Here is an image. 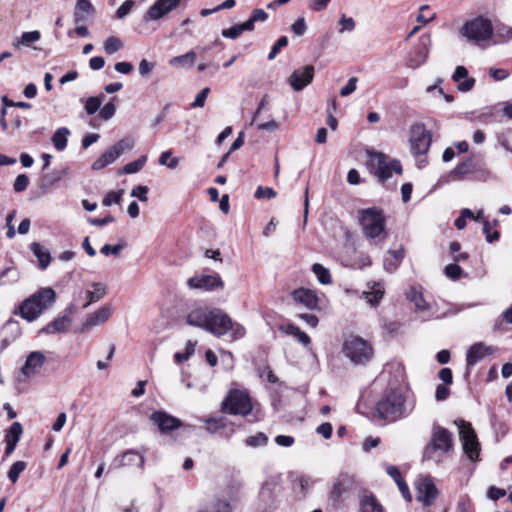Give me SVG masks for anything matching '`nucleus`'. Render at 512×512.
I'll use <instances>...</instances> for the list:
<instances>
[{"label": "nucleus", "instance_id": "10", "mask_svg": "<svg viewBox=\"0 0 512 512\" xmlns=\"http://www.w3.org/2000/svg\"><path fill=\"white\" fill-rule=\"evenodd\" d=\"M355 479L352 475L341 473L335 479L329 492L328 503L337 507L355 489Z\"/></svg>", "mask_w": 512, "mask_h": 512}, {"label": "nucleus", "instance_id": "5", "mask_svg": "<svg viewBox=\"0 0 512 512\" xmlns=\"http://www.w3.org/2000/svg\"><path fill=\"white\" fill-rule=\"evenodd\" d=\"M366 155L368 168L380 181L392 177L393 172L402 173V166L398 160L390 159L387 155L373 150H367Z\"/></svg>", "mask_w": 512, "mask_h": 512}, {"label": "nucleus", "instance_id": "31", "mask_svg": "<svg viewBox=\"0 0 512 512\" xmlns=\"http://www.w3.org/2000/svg\"><path fill=\"white\" fill-rule=\"evenodd\" d=\"M384 295V287L381 283H373L369 291H364L362 297L371 306H377Z\"/></svg>", "mask_w": 512, "mask_h": 512}, {"label": "nucleus", "instance_id": "34", "mask_svg": "<svg viewBox=\"0 0 512 512\" xmlns=\"http://www.w3.org/2000/svg\"><path fill=\"white\" fill-rule=\"evenodd\" d=\"M41 38V34L39 31H29L24 32L21 37L16 38L12 46L16 49H19L21 46H30L32 43L37 42Z\"/></svg>", "mask_w": 512, "mask_h": 512}, {"label": "nucleus", "instance_id": "3", "mask_svg": "<svg viewBox=\"0 0 512 512\" xmlns=\"http://www.w3.org/2000/svg\"><path fill=\"white\" fill-rule=\"evenodd\" d=\"M358 220L363 234L370 241L376 244L386 238L385 216L382 210L376 207L361 209L358 211Z\"/></svg>", "mask_w": 512, "mask_h": 512}, {"label": "nucleus", "instance_id": "54", "mask_svg": "<svg viewBox=\"0 0 512 512\" xmlns=\"http://www.w3.org/2000/svg\"><path fill=\"white\" fill-rule=\"evenodd\" d=\"M29 185V178L26 174H20L16 177L13 188L16 192H23Z\"/></svg>", "mask_w": 512, "mask_h": 512}, {"label": "nucleus", "instance_id": "7", "mask_svg": "<svg viewBox=\"0 0 512 512\" xmlns=\"http://www.w3.org/2000/svg\"><path fill=\"white\" fill-rule=\"evenodd\" d=\"M461 34L470 42L480 44L493 36V26L489 19L477 17L466 22L461 28Z\"/></svg>", "mask_w": 512, "mask_h": 512}, {"label": "nucleus", "instance_id": "60", "mask_svg": "<svg viewBox=\"0 0 512 512\" xmlns=\"http://www.w3.org/2000/svg\"><path fill=\"white\" fill-rule=\"evenodd\" d=\"M147 193L148 188L146 186L138 185L132 189L131 196L137 197L142 202H146L148 200Z\"/></svg>", "mask_w": 512, "mask_h": 512}, {"label": "nucleus", "instance_id": "55", "mask_svg": "<svg viewBox=\"0 0 512 512\" xmlns=\"http://www.w3.org/2000/svg\"><path fill=\"white\" fill-rule=\"evenodd\" d=\"M287 44H288L287 37L286 36L280 37L277 40V42L273 45V47H272V49H271V51H270V53L268 55V59L269 60H273L276 57V55L280 52V50L283 47L287 46Z\"/></svg>", "mask_w": 512, "mask_h": 512}, {"label": "nucleus", "instance_id": "23", "mask_svg": "<svg viewBox=\"0 0 512 512\" xmlns=\"http://www.w3.org/2000/svg\"><path fill=\"white\" fill-rule=\"evenodd\" d=\"M44 362L45 356L42 352H31L27 356L26 362L21 369V373L25 377H31L37 373V371L43 366Z\"/></svg>", "mask_w": 512, "mask_h": 512}, {"label": "nucleus", "instance_id": "4", "mask_svg": "<svg viewBox=\"0 0 512 512\" xmlns=\"http://www.w3.org/2000/svg\"><path fill=\"white\" fill-rule=\"evenodd\" d=\"M341 351L355 365H364L370 362L374 356L372 345L355 335H350L344 339Z\"/></svg>", "mask_w": 512, "mask_h": 512}, {"label": "nucleus", "instance_id": "59", "mask_svg": "<svg viewBox=\"0 0 512 512\" xmlns=\"http://www.w3.org/2000/svg\"><path fill=\"white\" fill-rule=\"evenodd\" d=\"M483 232L486 236V240L491 243L499 238L498 231H492L491 225L488 221L483 222Z\"/></svg>", "mask_w": 512, "mask_h": 512}, {"label": "nucleus", "instance_id": "61", "mask_svg": "<svg viewBox=\"0 0 512 512\" xmlns=\"http://www.w3.org/2000/svg\"><path fill=\"white\" fill-rule=\"evenodd\" d=\"M210 92V89L208 87L202 89L196 96L194 102L192 103V107L194 108H201L205 104V100Z\"/></svg>", "mask_w": 512, "mask_h": 512}, {"label": "nucleus", "instance_id": "17", "mask_svg": "<svg viewBox=\"0 0 512 512\" xmlns=\"http://www.w3.org/2000/svg\"><path fill=\"white\" fill-rule=\"evenodd\" d=\"M187 285L191 289L212 291L218 288H223L224 283L218 274H214L191 277L188 279Z\"/></svg>", "mask_w": 512, "mask_h": 512}, {"label": "nucleus", "instance_id": "28", "mask_svg": "<svg viewBox=\"0 0 512 512\" xmlns=\"http://www.w3.org/2000/svg\"><path fill=\"white\" fill-rule=\"evenodd\" d=\"M492 353V348L484 345L483 343H476L472 345L467 352V364L469 366L475 365L478 361Z\"/></svg>", "mask_w": 512, "mask_h": 512}, {"label": "nucleus", "instance_id": "37", "mask_svg": "<svg viewBox=\"0 0 512 512\" xmlns=\"http://www.w3.org/2000/svg\"><path fill=\"white\" fill-rule=\"evenodd\" d=\"M312 271L316 275L318 281L321 284L327 285L331 283V275L327 268L319 263H315L312 266Z\"/></svg>", "mask_w": 512, "mask_h": 512}, {"label": "nucleus", "instance_id": "40", "mask_svg": "<svg viewBox=\"0 0 512 512\" xmlns=\"http://www.w3.org/2000/svg\"><path fill=\"white\" fill-rule=\"evenodd\" d=\"M27 463L25 461H16L12 464L8 471V478L12 483H16L20 474L26 469Z\"/></svg>", "mask_w": 512, "mask_h": 512}, {"label": "nucleus", "instance_id": "12", "mask_svg": "<svg viewBox=\"0 0 512 512\" xmlns=\"http://www.w3.org/2000/svg\"><path fill=\"white\" fill-rule=\"evenodd\" d=\"M230 319L223 310L211 308L205 330L216 337L224 336L229 332Z\"/></svg>", "mask_w": 512, "mask_h": 512}, {"label": "nucleus", "instance_id": "41", "mask_svg": "<svg viewBox=\"0 0 512 512\" xmlns=\"http://www.w3.org/2000/svg\"><path fill=\"white\" fill-rule=\"evenodd\" d=\"M268 19V14L263 9H255L250 18L245 21L246 26L248 27L249 31H252L254 29V24L256 22H264Z\"/></svg>", "mask_w": 512, "mask_h": 512}, {"label": "nucleus", "instance_id": "8", "mask_svg": "<svg viewBox=\"0 0 512 512\" xmlns=\"http://www.w3.org/2000/svg\"><path fill=\"white\" fill-rule=\"evenodd\" d=\"M252 409L250 396L241 390H231L222 402V412L232 415L246 416Z\"/></svg>", "mask_w": 512, "mask_h": 512}, {"label": "nucleus", "instance_id": "32", "mask_svg": "<svg viewBox=\"0 0 512 512\" xmlns=\"http://www.w3.org/2000/svg\"><path fill=\"white\" fill-rule=\"evenodd\" d=\"M30 249L37 257L40 268L42 270L46 269L51 262L50 253L38 242H33Z\"/></svg>", "mask_w": 512, "mask_h": 512}, {"label": "nucleus", "instance_id": "19", "mask_svg": "<svg viewBox=\"0 0 512 512\" xmlns=\"http://www.w3.org/2000/svg\"><path fill=\"white\" fill-rule=\"evenodd\" d=\"M430 46L431 36L429 34L422 35L419 38V44L415 54L409 59L408 66L415 69L424 64L428 58Z\"/></svg>", "mask_w": 512, "mask_h": 512}, {"label": "nucleus", "instance_id": "50", "mask_svg": "<svg viewBox=\"0 0 512 512\" xmlns=\"http://www.w3.org/2000/svg\"><path fill=\"white\" fill-rule=\"evenodd\" d=\"M102 104V98L89 97L85 103V110L89 115L96 113Z\"/></svg>", "mask_w": 512, "mask_h": 512}, {"label": "nucleus", "instance_id": "26", "mask_svg": "<svg viewBox=\"0 0 512 512\" xmlns=\"http://www.w3.org/2000/svg\"><path fill=\"white\" fill-rule=\"evenodd\" d=\"M197 512H232V506L225 498L213 497L204 502Z\"/></svg>", "mask_w": 512, "mask_h": 512}, {"label": "nucleus", "instance_id": "46", "mask_svg": "<svg viewBox=\"0 0 512 512\" xmlns=\"http://www.w3.org/2000/svg\"><path fill=\"white\" fill-rule=\"evenodd\" d=\"M143 463L144 457L135 451H128L123 455V465L136 464L137 466L142 467Z\"/></svg>", "mask_w": 512, "mask_h": 512}, {"label": "nucleus", "instance_id": "38", "mask_svg": "<svg viewBox=\"0 0 512 512\" xmlns=\"http://www.w3.org/2000/svg\"><path fill=\"white\" fill-rule=\"evenodd\" d=\"M146 162H147V156L146 155H142L137 160L132 161V162L126 164L123 167L122 173H124V174H134V173H137V172H139L145 166Z\"/></svg>", "mask_w": 512, "mask_h": 512}, {"label": "nucleus", "instance_id": "53", "mask_svg": "<svg viewBox=\"0 0 512 512\" xmlns=\"http://www.w3.org/2000/svg\"><path fill=\"white\" fill-rule=\"evenodd\" d=\"M254 196L257 199H262V198L273 199V198H275L277 196V193H276V191L274 189H272L270 187L259 186L256 189Z\"/></svg>", "mask_w": 512, "mask_h": 512}, {"label": "nucleus", "instance_id": "39", "mask_svg": "<svg viewBox=\"0 0 512 512\" xmlns=\"http://www.w3.org/2000/svg\"><path fill=\"white\" fill-rule=\"evenodd\" d=\"M122 47H123L122 41L115 36H111V37L107 38V40L103 44L104 52L109 55L116 53Z\"/></svg>", "mask_w": 512, "mask_h": 512}, {"label": "nucleus", "instance_id": "35", "mask_svg": "<svg viewBox=\"0 0 512 512\" xmlns=\"http://www.w3.org/2000/svg\"><path fill=\"white\" fill-rule=\"evenodd\" d=\"M281 329L286 334L295 337L304 346L310 344V337L305 332H303L298 326L294 324H287L283 326Z\"/></svg>", "mask_w": 512, "mask_h": 512}, {"label": "nucleus", "instance_id": "47", "mask_svg": "<svg viewBox=\"0 0 512 512\" xmlns=\"http://www.w3.org/2000/svg\"><path fill=\"white\" fill-rule=\"evenodd\" d=\"M362 512H383L381 505L373 497H367L362 501Z\"/></svg>", "mask_w": 512, "mask_h": 512}, {"label": "nucleus", "instance_id": "24", "mask_svg": "<svg viewBox=\"0 0 512 512\" xmlns=\"http://www.w3.org/2000/svg\"><path fill=\"white\" fill-rule=\"evenodd\" d=\"M211 308L199 307L191 310L186 316L187 324L201 329L206 328Z\"/></svg>", "mask_w": 512, "mask_h": 512}, {"label": "nucleus", "instance_id": "13", "mask_svg": "<svg viewBox=\"0 0 512 512\" xmlns=\"http://www.w3.org/2000/svg\"><path fill=\"white\" fill-rule=\"evenodd\" d=\"M458 427L464 452L467 454L469 459H477L479 455V443L470 423L465 422L464 420H460L458 422Z\"/></svg>", "mask_w": 512, "mask_h": 512}, {"label": "nucleus", "instance_id": "18", "mask_svg": "<svg viewBox=\"0 0 512 512\" xmlns=\"http://www.w3.org/2000/svg\"><path fill=\"white\" fill-rule=\"evenodd\" d=\"M314 76V67L312 65H307L298 70H295L289 77V84L293 87L294 90L300 91L308 84L311 83Z\"/></svg>", "mask_w": 512, "mask_h": 512}, {"label": "nucleus", "instance_id": "43", "mask_svg": "<svg viewBox=\"0 0 512 512\" xmlns=\"http://www.w3.org/2000/svg\"><path fill=\"white\" fill-rule=\"evenodd\" d=\"M244 31H249L246 23L234 25L228 29L222 30V35L225 38L236 39L238 38Z\"/></svg>", "mask_w": 512, "mask_h": 512}, {"label": "nucleus", "instance_id": "45", "mask_svg": "<svg viewBox=\"0 0 512 512\" xmlns=\"http://www.w3.org/2000/svg\"><path fill=\"white\" fill-rule=\"evenodd\" d=\"M495 36L500 42L512 40V27L505 24H498L495 28Z\"/></svg>", "mask_w": 512, "mask_h": 512}, {"label": "nucleus", "instance_id": "51", "mask_svg": "<svg viewBox=\"0 0 512 512\" xmlns=\"http://www.w3.org/2000/svg\"><path fill=\"white\" fill-rule=\"evenodd\" d=\"M430 11V7L428 5H422L419 9V14L417 16V21L422 24H427L435 18V13L426 14V12Z\"/></svg>", "mask_w": 512, "mask_h": 512}, {"label": "nucleus", "instance_id": "57", "mask_svg": "<svg viewBox=\"0 0 512 512\" xmlns=\"http://www.w3.org/2000/svg\"><path fill=\"white\" fill-rule=\"evenodd\" d=\"M115 112L116 106L112 101H110L100 110V117L104 120H109L115 115Z\"/></svg>", "mask_w": 512, "mask_h": 512}, {"label": "nucleus", "instance_id": "16", "mask_svg": "<svg viewBox=\"0 0 512 512\" xmlns=\"http://www.w3.org/2000/svg\"><path fill=\"white\" fill-rule=\"evenodd\" d=\"M407 299L411 301L416 311L421 314L425 319H429L434 316V305L431 302H428L422 293L421 290L411 287L407 291Z\"/></svg>", "mask_w": 512, "mask_h": 512}, {"label": "nucleus", "instance_id": "33", "mask_svg": "<svg viewBox=\"0 0 512 512\" xmlns=\"http://www.w3.org/2000/svg\"><path fill=\"white\" fill-rule=\"evenodd\" d=\"M69 135H70V131L68 128H66V127L58 128L51 138V141H52L55 149H57L58 151H63L67 146Z\"/></svg>", "mask_w": 512, "mask_h": 512}, {"label": "nucleus", "instance_id": "6", "mask_svg": "<svg viewBox=\"0 0 512 512\" xmlns=\"http://www.w3.org/2000/svg\"><path fill=\"white\" fill-rule=\"evenodd\" d=\"M452 446L451 433L441 426H434L431 440L424 451V458L439 463L442 457L452 450Z\"/></svg>", "mask_w": 512, "mask_h": 512}, {"label": "nucleus", "instance_id": "1", "mask_svg": "<svg viewBox=\"0 0 512 512\" xmlns=\"http://www.w3.org/2000/svg\"><path fill=\"white\" fill-rule=\"evenodd\" d=\"M414 409V401H407L399 390L388 392L376 405L378 418L394 423Z\"/></svg>", "mask_w": 512, "mask_h": 512}, {"label": "nucleus", "instance_id": "9", "mask_svg": "<svg viewBox=\"0 0 512 512\" xmlns=\"http://www.w3.org/2000/svg\"><path fill=\"white\" fill-rule=\"evenodd\" d=\"M431 133L424 124L415 123L409 129L410 150L414 156L425 155L431 145Z\"/></svg>", "mask_w": 512, "mask_h": 512}, {"label": "nucleus", "instance_id": "14", "mask_svg": "<svg viewBox=\"0 0 512 512\" xmlns=\"http://www.w3.org/2000/svg\"><path fill=\"white\" fill-rule=\"evenodd\" d=\"M416 499L425 506H430L437 498V489L429 477H419L415 481Z\"/></svg>", "mask_w": 512, "mask_h": 512}, {"label": "nucleus", "instance_id": "48", "mask_svg": "<svg viewBox=\"0 0 512 512\" xmlns=\"http://www.w3.org/2000/svg\"><path fill=\"white\" fill-rule=\"evenodd\" d=\"M267 441V436L264 433L259 432L256 435L247 437L245 442L248 446L255 448L266 445Z\"/></svg>", "mask_w": 512, "mask_h": 512}, {"label": "nucleus", "instance_id": "2", "mask_svg": "<svg viewBox=\"0 0 512 512\" xmlns=\"http://www.w3.org/2000/svg\"><path fill=\"white\" fill-rule=\"evenodd\" d=\"M55 299L56 293L52 288H41L22 301L13 314L32 322L48 309L55 302Z\"/></svg>", "mask_w": 512, "mask_h": 512}, {"label": "nucleus", "instance_id": "44", "mask_svg": "<svg viewBox=\"0 0 512 512\" xmlns=\"http://www.w3.org/2000/svg\"><path fill=\"white\" fill-rule=\"evenodd\" d=\"M93 287L94 291L87 292L88 302L85 304V307L95 301L102 299L106 293L105 287L100 283H94Z\"/></svg>", "mask_w": 512, "mask_h": 512}, {"label": "nucleus", "instance_id": "63", "mask_svg": "<svg viewBox=\"0 0 512 512\" xmlns=\"http://www.w3.org/2000/svg\"><path fill=\"white\" fill-rule=\"evenodd\" d=\"M122 193H123V190H121L119 192H115V191L109 192L105 196V198L103 199V205L104 206H110L113 203L118 204L120 202V198H121V194Z\"/></svg>", "mask_w": 512, "mask_h": 512}, {"label": "nucleus", "instance_id": "49", "mask_svg": "<svg viewBox=\"0 0 512 512\" xmlns=\"http://www.w3.org/2000/svg\"><path fill=\"white\" fill-rule=\"evenodd\" d=\"M229 331H231V338L234 341L242 339L246 334L244 326L239 323L233 322L232 319H230Z\"/></svg>", "mask_w": 512, "mask_h": 512}, {"label": "nucleus", "instance_id": "20", "mask_svg": "<svg viewBox=\"0 0 512 512\" xmlns=\"http://www.w3.org/2000/svg\"><path fill=\"white\" fill-rule=\"evenodd\" d=\"M112 313V307L105 305L100 307L95 312L91 313L81 326V332L90 330L93 326H99L104 324L110 318Z\"/></svg>", "mask_w": 512, "mask_h": 512}, {"label": "nucleus", "instance_id": "21", "mask_svg": "<svg viewBox=\"0 0 512 512\" xmlns=\"http://www.w3.org/2000/svg\"><path fill=\"white\" fill-rule=\"evenodd\" d=\"M293 301L297 305H302L303 307L313 310L318 307V296L317 294L306 288H299L292 292L291 294Z\"/></svg>", "mask_w": 512, "mask_h": 512}, {"label": "nucleus", "instance_id": "56", "mask_svg": "<svg viewBox=\"0 0 512 512\" xmlns=\"http://www.w3.org/2000/svg\"><path fill=\"white\" fill-rule=\"evenodd\" d=\"M461 245L458 242L450 244V253L455 261H464L468 258L467 253L460 252Z\"/></svg>", "mask_w": 512, "mask_h": 512}, {"label": "nucleus", "instance_id": "52", "mask_svg": "<svg viewBox=\"0 0 512 512\" xmlns=\"http://www.w3.org/2000/svg\"><path fill=\"white\" fill-rule=\"evenodd\" d=\"M338 24L340 25V33H344L345 31H352L355 28L354 19L352 17H347L346 15L341 16Z\"/></svg>", "mask_w": 512, "mask_h": 512}, {"label": "nucleus", "instance_id": "64", "mask_svg": "<svg viewBox=\"0 0 512 512\" xmlns=\"http://www.w3.org/2000/svg\"><path fill=\"white\" fill-rule=\"evenodd\" d=\"M292 31L297 36H302L306 32V23L304 18H298L291 26Z\"/></svg>", "mask_w": 512, "mask_h": 512}, {"label": "nucleus", "instance_id": "15", "mask_svg": "<svg viewBox=\"0 0 512 512\" xmlns=\"http://www.w3.org/2000/svg\"><path fill=\"white\" fill-rule=\"evenodd\" d=\"M180 2L181 0H156L145 13L144 20L157 21L175 10Z\"/></svg>", "mask_w": 512, "mask_h": 512}, {"label": "nucleus", "instance_id": "42", "mask_svg": "<svg viewBox=\"0 0 512 512\" xmlns=\"http://www.w3.org/2000/svg\"><path fill=\"white\" fill-rule=\"evenodd\" d=\"M475 171V164L471 159H468L460 164H458L453 173L459 177H463L465 175L471 174Z\"/></svg>", "mask_w": 512, "mask_h": 512}, {"label": "nucleus", "instance_id": "29", "mask_svg": "<svg viewBox=\"0 0 512 512\" xmlns=\"http://www.w3.org/2000/svg\"><path fill=\"white\" fill-rule=\"evenodd\" d=\"M404 258V249L389 250L384 257L383 266L387 272H394L401 264Z\"/></svg>", "mask_w": 512, "mask_h": 512}, {"label": "nucleus", "instance_id": "25", "mask_svg": "<svg viewBox=\"0 0 512 512\" xmlns=\"http://www.w3.org/2000/svg\"><path fill=\"white\" fill-rule=\"evenodd\" d=\"M23 433L22 425L19 422H14L10 426L9 430L7 431L5 435V442H6V449H5V455L9 456L11 455L16 446L17 443L20 441L21 435Z\"/></svg>", "mask_w": 512, "mask_h": 512}, {"label": "nucleus", "instance_id": "27", "mask_svg": "<svg viewBox=\"0 0 512 512\" xmlns=\"http://www.w3.org/2000/svg\"><path fill=\"white\" fill-rule=\"evenodd\" d=\"M72 323V320L67 315H61L55 318L53 321L49 322L46 326H44L40 333L44 334H56L63 333L68 330Z\"/></svg>", "mask_w": 512, "mask_h": 512}, {"label": "nucleus", "instance_id": "30", "mask_svg": "<svg viewBox=\"0 0 512 512\" xmlns=\"http://www.w3.org/2000/svg\"><path fill=\"white\" fill-rule=\"evenodd\" d=\"M94 13V7L88 0H77L74 10L75 23L84 22Z\"/></svg>", "mask_w": 512, "mask_h": 512}, {"label": "nucleus", "instance_id": "22", "mask_svg": "<svg viewBox=\"0 0 512 512\" xmlns=\"http://www.w3.org/2000/svg\"><path fill=\"white\" fill-rule=\"evenodd\" d=\"M150 419L162 432L174 430L181 426L179 419L162 411L152 413Z\"/></svg>", "mask_w": 512, "mask_h": 512}, {"label": "nucleus", "instance_id": "11", "mask_svg": "<svg viewBox=\"0 0 512 512\" xmlns=\"http://www.w3.org/2000/svg\"><path fill=\"white\" fill-rule=\"evenodd\" d=\"M135 145L132 137H125L116 144L108 148L101 156L93 162V170H101L107 165L113 163L124 151L131 150Z\"/></svg>", "mask_w": 512, "mask_h": 512}, {"label": "nucleus", "instance_id": "58", "mask_svg": "<svg viewBox=\"0 0 512 512\" xmlns=\"http://www.w3.org/2000/svg\"><path fill=\"white\" fill-rule=\"evenodd\" d=\"M357 77H351L348 83L340 90V95L342 97H347L351 95L357 88Z\"/></svg>", "mask_w": 512, "mask_h": 512}, {"label": "nucleus", "instance_id": "36", "mask_svg": "<svg viewBox=\"0 0 512 512\" xmlns=\"http://www.w3.org/2000/svg\"><path fill=\"white\" fill-rule=\"evenodd\" d=\"M195 60H196V54L195 52L193 51H190L184 55H180V56H176V57H173L170 61H169V64L171 66H193L194 63H195Z\"/></svg>", "mask_w": 512, "mask_h": 512}, {"label": "nucleus", "instance_id": "62", "mask_svg": "<svg viewBox=\"0 0 512 512\" xmlns=\"http://www.w3.org/2000/svg\"><path fill=\"white\" fill-rule=\"evenodd\" d=\"M489 74L496 81H502L509 77L510 73L506 69L502 68H491Z\"/></svg>", "mask_w": 512, "mask_h": 512}]
</instances>
